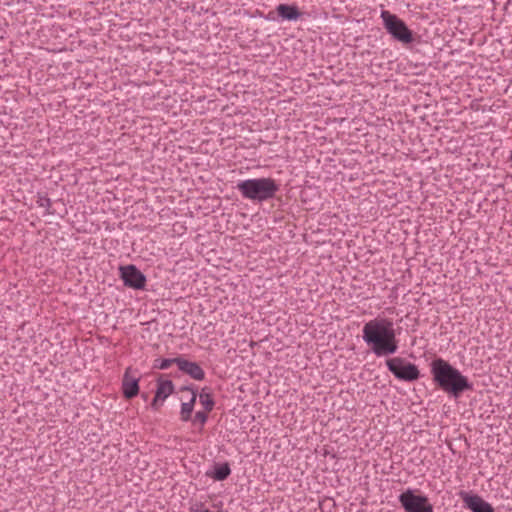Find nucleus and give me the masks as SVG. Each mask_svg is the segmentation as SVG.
I'll list each match as a JSON object with an SVG mask.
<instances>
[{"mask_svg": "<svg viewBox=\"0 0 512 512\" xmlns=\"http://www.w3.org/2000/svg\"><path fill=\"white\" fill-rule=\"evenodd\" d=\"M363 340L378 357L391 355L398 350V340L393 321L387 318H374L363 326Z\"/></svg>", "mask_w": 512, "mask_h": 512, "instance_id": "1", "label": "nucleus"}, {"mask_svg": "<svg viewBox=\"0 0 512 512\" xmlns=\"http://www.w3.org/2000/svg\"><path fill=\"white\" fill-rule=\"evenodd\" d=\"M431 373L434 381L444 391L452 393L455 396H458L461 392L470 388L468 379L442 358H437L432 361Z\"/></svg>", "mask_w": 512, "mask_h": 512, "instance_id": "2", "label": "nucleus"}, {"mask_svg": "<svg viewBox=\"0 0 512 512\" xmlns=\"http://www.w3.org/2000/svg\"><path fill=\"white\" fill-rule=\"evenodd\" d=\"M241 195L251 201H266L277 193L279 187L272 178H252L237 183Z\"/></svg>", "mask_w": 512, "mask_h": 512, "instance_id": "3", "label": "nucleus"}, {"mask_svg": "<svg viewBox=\"0 0 512 512\" xmlns=\"http://www.w3.org/2000/svg\"><path fill=\"white\" fill-rule=\"evenodd\" d=\"M386 30L398 41L402 43H410L413 40L412 32L408 29L404 21L387 10L381 12Z\"/></svg>", "mask_w": 512, "mask_h": 512, "instance_id": "4", "label": "nucleus"}, {"mask_svg": "<svg viewBox=\"0 0 512 512\" xmlns=\"http://www.w3.org/2000/svg\"><path fill=\"white\" fill-rule=\"evenodd\" d=\"M405 512H433L429 499L416 490L407 489L399 496Z\"/></svg>", "mask_w": 512, "mask_h": 512, "instance_id": "5", "label": "nucleus"}, {"mask_svg": "<svg viewBox=\"0 0 512 512\" xmlns=\"http://www.w3.org/2000/svg\"><path fill=\"white\" fill-rule=\"evenodd\" d=\"M386 365L393 375L404 381H414L420 376L417 366L406 361L401 357L390 358L386 361Z\"/></svg>", "mask_w": 512, "mask_h": 512, "instance_id": "6", "label": "nucleus"}, {"mask_svg": "<svg viewBox=\"0 0 512 512\" xmlns=\"http://www.w3.org/2000/svg\"><path fill=\"white\" fill-rule=\"evenodd\" d=\"M120 276L124 284L130 288L143 289L145 286V276L134 265L121 266Z\"/></svg>", "mask_w": 512, "mask_h": 512, "instance_id": "7", "label": "nucleus"}, {"mask_svg": "<svg viewBox=\"0 0 512 512\" xmlns=\"http://www.w3.org/2000/svg\"><path fill=\"white\" fill-rule=\"evenodd\" d=\"M459 496L461 497L465 506L472 512H494L493 507L478 495H474L466 491H461Z\"/></svg>", "mask_w": 512, "mask_h": 512, "instance_id": "8", "label": "nucleus"}, {"mask_svg": "<svg viewBox=\"0 0 512 512\" xmlns=\"http://www.w3.org/2000/svg\"><path fill=\"white\" fill-rule=\"evenodd\" d=\"M196 399L197 394L193 389L189 387H184L181 389V420L188 421L191 419Z\"/></svg>", "mask_w": 512, "mask_h": 512, "instance_id": "9", "label": "nucleus"}, {"mask_svg": "<svg viewBox=\"0 0 512 512\" xmlns=\"http://www.w3.org/2000/svg\"><path fill=\"white\" fill-rule=\"evenodd\" d=\"M176 365L182 372L195 380L200 381L205 377L204 370L196 362L186 360L182 357H177Z\"/></svg>", "mask_w": 512, "mask_h": 512, "instance_id": "10", "label": "nucleus"}, {"mask_svg": "<svg viewBox=\"0 0 512 512\" xmlns=\"http://www.w3.org/2000/svg\"><path fill=\"white\" fill-rule=\"evenodd\" d=\"M174 391V384L171 380L159 379L157 383V390L155 397L152 401V407L158 409L159 402H163Z\"/></svg>", "mask_w": 512, "mask_h": 512, "instance_id": "11", "label": "nucleus"}, {"mask_svg": "<svg viewBox=\"0 0 512 512\" xmlns=\"http://www.w3.org/2000/svg\"><path fill=\"white\" fill-rule=\"evenodd\" d=\"M122 388L126 398L130 399L138 394V378L134 375H131L130 369H127L125 372V375L123 377Z\"/></svg>", "mask_w": 512, "mask_h": 512, "instance_id": "12", "label": "nucleus"}, {"mask_svg": "<svg viewBox=\"0 0 512 512\" xmlns=\"http://www.w3.org/2000/svg\"><path fill=\"white\" fill-rule=\"evenodd\" d=\"M277 12L279 16L286 20H296L300 16V12L298 11L296 6L280 4L277 7Z\"/></svg>", "mask_w": 512, "mask_h": 512, "instance_id": "13", "label": "nucleus"}, {"mask_svg": "<svg viewBox=\"0 0 512 512\" xmlns=\"http://www.w3.org/2000/svg\"><path fill=\"white\" fill-rule=\"evenodd\" d=\"M199 402L203 407V410L210 412L214 407L213 397L207 388H203L199 394Z\"/></svg>", "mask_w": 512, "mask_h": 512, "instance_id": "14", "label": "nucleus"}, {"mask_svg": "<svg viewBox=\"0 0 512 512\" xmlns=\"http://www.w3.org/2000/svg\"><path fill=\"white\" fill-rule=\"evenodd\" d=\"M230 468L227 464L218 465L214 469L213 478L215 480H224L230 474Z\"/></svg>", "mask_w": 512, "mask_h": 512, "instance_id": "15", "label": "nucleus"}, {"mask_svg": "<svg viewBox=\"0 0 512 512\" xmlns=\"http://www.w3.org/2000/svg\"><path fill=\"white\" fill-rule=\"evenodd\" d=\"M208 413L209 412H206V410L196 412L194 421L200 422L203 425L207 421Z\"/></svg>", "mask_w": 512, "mask_h": 512, "instance_id": "16", "label": "nucleus"}, {"mask_svg": "<svg viewBox=\"0 0 512 512\" xmlns=\"http://www.w3.org/2000/svg\"><path fill=\"white\" fill-rule=\"evenodd\" d=\"M177 358L172 359H163L160 361L158 368L160 369H168L172 364H176Z\"/></svg>", "mask_w": 512, "mask_h": 512, "instance_id": "17", "label": "nucleus"}, {"mask_svg": "<svg viewBox=\"0 0 512 512\" xmlns=\"http://www.w3.org/2000/svg\"><path fill=\"white\" fill-rule=\"evenodd\" d=\"M200 512H209V511L207 509H205V510H201Z\"/></svg>", "mask_w": 512, "mask_h": 512, "instance_id": "18", "label": "nucleus"}]
</instances>
